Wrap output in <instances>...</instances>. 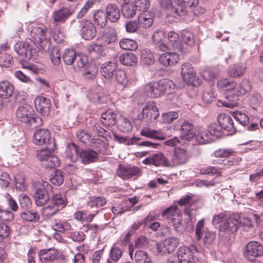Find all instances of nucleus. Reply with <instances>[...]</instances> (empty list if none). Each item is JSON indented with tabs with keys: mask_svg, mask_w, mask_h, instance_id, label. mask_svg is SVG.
<instances>
[{
	"mask_svg": "<svg viewBox=\"0 0 263 263\" xmlns=\"http://www.w3.org/2000/svg\"><path fill=\"white\" fill-rule=\"evenodd\" d=\"M52 151L49 148H42L36 151L37 158L40 161H47L49 158L52 155Z\"/></svg>",
	"mask_w": 263,
	"mask_h": 263,
	"instance_id": "obj_52",
	"label": "nucleus"
},
{
	"mask_svg": "<svg viewBox=\"0 0 263 263\" xmlns=\"http://www.w3.org/2000/svg\"><path fill=\"white\" fill-rule=\"evenodd\" d=\"M208 133L210 135H211L212 138H213V137L219 138L222 135L223 129L219 124L214 123L209 126Z\"/></svg>",
	"mask_w": 263,
	"mask_h": 263,
	"instance_id": "obj_51",
	"label": "nucleus"
},
{
	"mask_svg": "<svg viewBox=\"0 0 263 263\" xmlns=\"http://www.w3.org/2000/svg\"><path fill=\"white\" fill-rule=\"evenodd\" d=\"M134 258L136 263H153L148 253L142 250L137 251Z\"/></svg>",
	"mask_w": 263,
	"mask_h": 263,
	"instance_id": "obj_37",
	"label": "nucleus"
},
{
	"mask_svg": "<svg viewBox=\"0 0 263 263\" xmlns=\"http://www.w3.org/2000/svg\"><path fill=\"white\" fill-rule=\"evenodd\" d=\"M79 147L73 143H69L67 145L65 150V156L72 162H76L79 158Z\"/></svg>",
	"mask_w": 263,
	"mask_h": 263,
	"instance_id": "obj_28",
	"label": "nucleus"
},
{
	"mask_svg": "<svg viewBox=\"0 0 263 263\" xmlns=\"http://www.w3.org/2000/svg\"><path fill=\"white\" fill-rule=\"evenodd\" d=\"M106 14L102 10L97 11L93 15V20L95 23L101 28H104L107 23Z\"/></svg>",
	"mask_w": 263,
	"mask_h": 263,
	"instance_id": "obj_40",
	"label": "nucleus"
},
{
	"mask_svg": "<svg viewBox=\"0 0 263 263\" xmlns=\"http://www.w3.org/2000/svg\"><path fill=\"white\" fill-rule=\"evenodd\" d=\"M138 22L141 27L148 28L153 25V19L150 17H147L145 14H141L139 16Z\"/></svg>",
	"mask_w": 263,
	"mask_h": 263,
	"instance_id": "obj_61",
	"label": "nucleus"
},
{
	"mask_svg": "<svg viewBox=\"0 0 263 263\" xmlns=\"http://www.w3.org/2000/svg\"><path fill=\"white\" fill-rule=\"evenodd\" d=\"M5 198L9 209L13 212H16L18 209V205L14 199L8 193H6Z\"/></svg>",
	"mask_w": 263,
	"mask_h": 263,
	"instance_id": "obj_62",
	"label": "nucleus"
},
{
	"mask_svg": "<svg viewBox=\"0 0 263 263\" xmlns=\"http://www.w3.org/2000/svg\"><path fill=\"white\" fill-rule=\"evenodd\" d=\"M180 212V211L177 206L172 205L163 211L162 216L165 218L171 219V218L174 217L175 216V215H177Z\"/></svg>",
	"mask_w": 263,
	"mask_h": 263,
	"instance_id": "obj_55",
	"label": "nucleus"
},
{
	"mask_svg": "<svg viewBox=\"0 0 263 263\" xmlns=\"http://www.w3.org/2000/svg\"><path fill=\"white\" fill-rule=\"evenodd\" d=\"M59 211V208H57L52 204V205H49L43 208L42 215L45 217L49 218L57 214Z\"/></svg>",
	"mask_w": 263,
	"mask_h": 263,
	"instance_id": "obj_53",
	"label": "nucleus"
},
{
	"mask_svg": "<svg viewBox=\"0 0 263 263\" xmlns=\"http://www.w3.org/2000/svg\"><path fill=\"white\" fill-rule=\"evenodd\" d=\"M64 63L66 65H71L77 59L76 51L73 49H67L65 50L63 55Z\"/></svg>",
	"mask_w": 263,
	"mask_h": 263,
	"instance_id": "obj_46",
	"label": "nucleus"
},
{
	"mask_svg": "<svg viewBox=\"0 0 263 263\" xmlns=\"http://www.w3.org/2000/svg\"><path fill=\"white\" fill-rule=\"evenodd\" d=\"M160 63L164 66L174 65L178 63L179 57L178 53L174 52H166L159 57Z\"/></svg>",
	"mask_w": 263,
	"mask_h": 263,
	"instance_id": "obj_23",
	"label": "nucleus"
},
{
	"mask_svg": "<svg viewBox=\"0 0 263 263\" xmlns=\"http://www.w3.org/2000/svg\"><path fill=\"white\" fill-rule=\"evenodd\" d=\"M87 50L93 58L99 57L103 52V46L101 44L92 43L87 45Z\"/></svg>",
	"mask_w": 263,
	"mask_h": 263,
	"instance_id": "obj_39",
	"label": "nucleus"
},
{
	"mask_svg": "<svg viewBox=\"0 0 263 263\" xmlns=\"http://www.w3.org/2000/svg\"><path fill=\"white\" fill-rule=\"evenodd\" d=\"M189 159V155L185 149L176 148L171 160H168L162 153H158L145 158L142 162L144 164L153 165L155 166L172 167L185 164Z\"/></svg>",
	"mask_w": 263,
	"mask_h": 263,
	"instance_id": "obj_1",
	"label": "nucleus"
},
{
	"mask_svg": "<svg viewBox=\"0 0 263 263\" xmlns=\"http://www.w3.org/2000/svg\"><path fill=\"white\" fill-rule=\"evenodd\" d=\"M172 83V81L167 79L151 82L145 85L144 92L150 98H158L163 94L171 93V86Z\"/></svg>",
	"mask_w": 263,
	"mask_h": 263,
	"instance_id": "obj_2",
	"label": "nucleus"
},
{
	"mask_svg": "<svg viewBox=\"0 0 263 263\" xmlns=\"http://www.w3.org/2000/svg\"><path fill=\"white\" fill-rule=\"evenodd\" d=\"M140 134L147 138L164 140L165 139V136L163 133L160 130H155L152 129L148 127H145L141 129Z\"/></svg>",
	"mask_w": 263,
	"mask_h": 263,
	"instance_id": "obj_33",
	"label": "nucleus"
},
{
	"mask_svg": "<svg viewBox=\"0 0 263 263\" xmlns=\"http://www.w3.org/2000/svg\"><path fill=\"white\" fill-rule=\"evenodd\" d=\"M78 23L79 33L83 39L91 40L95 37L97 33L96 28L90 21L82 19Z\"/></svg>",
	"mask_w": 263,
	"mask_h": 263,
	"instance_id": "obj_9",
	"label": "nucleus"
},
{
	"mask_svg": "<svg viewBox=\"0 0 263 263\" xmlns=\"http://www.w3.org/2000/svg\"><path fill=\"white\" fill-rule=\"evenodd\" d=\"M96 140L98 141L100 145L99 147L96 146L95 150L88 148L80 149L79 160L82 164H88L95 162L98 158V154L104 153L102 150V148L104 147V142L100 139Z\"/></svg>",
	"mask_w": 263,
	"mask_h": 263,
	"instance_id": "obj_5",
	"label": "nucleus"
},
{
	"mask_svg": "<svg viewBox=\"0 0 263 263\" xmlns=\"http://www.w3.org/2000/svg\"><path fill=\"white\" fill-rule=\"evenodd\" d=\"M13 60L12 56L8 53H0V66L8 67L12 65Z\"/></svg>",
	"mask_w": 263,
	"mask_h": 263,
	"instance_id": "obj_56",
	"label": "nucleus"
},
{
	"mask_svg": "<svg viewBox=\"0 0 263 263\" xmlns=\"http://www.w3.org/2000/svg\"><path fill=\"white\" fill-rule=\"evenodd\" d=\"M117 33L114 29L106 31L99 40L100 44L107 45L117 41Z\"/></svg>",
	"mask_w": 263,
	"mask_h": 263,
	"instance_id": "obj_30",
	"label": "nucleus"
},
{
	"mask_svg": "<svg viewBox=\"0 0 263 263\" xmlns=\"http://www.w3.org/2000/svg\"><path fill=\"white\" fill-rule=\"evenodd\" d=\"M66 199L65 195L61 194L53 195L51 197V202L57 208H60V211L66 205Z\"/></svg>",
	"mask_w": 263,
	"mask_h": 263,
	"instance_id": "obj_43",
	"label": "nucleus"
},
{
	"mask_svg": "<svg viewBox=\"0 0 263 263\" xmlns=\"http://www.w3.org/2000/svg\"><path fill=\"white\" fill-rule=\"evenodd\" d=\"M114 76L118 83L122 85L124 87L127 85L128 81L126 73L124 70L117 69L114 74Z\"/></svg>",
	"mask_w": 263,
	"mask_h": 263,
	"instance_id": "obj_50",
	"label": "nucleus"
},
{
	"mask_svg": "<svg viewBox=\"0 0 263 263\" xmlns=\"http://www.w3.org/2000/svg\"><path fill=\"white\" fill-rule=\"evenodd\" d=\"M218 124L221 127V128L232 133H234L236 130V127L234 124L233 121L228 114H221L218 117Z\"/></svg>",
	"mask_w": 263,
	"mask_h": 263,
	"instance_id": "obj_18",
	"label": "nucleus"
},
{
	"mask_svg": "<svg viewBox=\"0 0 263 263\" xmlns=\"http://www.w3.org/2000/svg\"><path fill=\"white\" fill-rule=\"evenodd\" d=\"M74 12L73 8L62 4L58 9L54 11L52 14L53 21L56 23H64Z\"/></svg>",
	"mask_w": 263,
	"mask_h": 263,
	"instance_id": "obj_10",
	"label": "nucleus"
},
{
	"mask_svg": "<svg viewBox=\"0 0 263 263\" xmlns=\"http://www.w3.org/2000/svg\"><path fill=\"white\" fill-rule=\"evenodd\" d=\"M167 39L170 45L175 50L182 54H185L187 52V50L184 48L177 33L173 31H170L167 33Z\"/></svg>",
	"mask_w": 263,
	"mask_h": 263,
	"instance_id": "obj_17",
	"label": "nucleus"
},
{
	"mask_svg": "<svg viewBox=\"0 0 263 263\" xmlns=\"http://www.w3.org/2000/svg\"><path fill=\"white\" fill-rule=\"evenodd\" d=\"M14 48L18 54L28 59L35 56L37 52L36 45L31 38H27L24 42L16 43Z\"/></svg>",
	"mask_w": 263,
	"mask_h": 263,
	"instance_id": "obj_6",
	"label": "nucleus"
},
{
	"mask_svg": "<svg viewBox=\"0 0 263 263\" xmlns=\"http://www.w3.org/2000/svg\"><path fill=\"white\" fill-rule=\"evenodd\" d=\"M21 218L27 222H36L40 219V215L34 210H25L21 213Z\"/></svg>",
	"mask_w": 263,
	"mask_h": 263,
	"instance_id": "obj_38",
	"label": "nucleus"
},
{
	"mask_svg": "<svg viewBox=\"0 0 263 263\" xmlns=\"http://www.w3.org/2000/svg\"><path fill=\"white\" fill-rule=\"evenodd\" d=\"M238 228L235 223L231 222V219H227L225 221L219 226V230L220 232H224L228 234L235 233Z\"/></svg>",
	"mask_w": 263,
	"mask_h": 263,
	"instance_id": "obj_35",
	"label": "nucleus"
},
{
	"mask_svg": "<svg viewBox=\"0 0 263 263\" xmlns=\"http://www.w3.org/2000/svg\"><path fill=\"white\" fill-rule=\"evenodd\" d=\"M52 188L51 185L45 182L36 189L33 197L37 206L44 205L47 202L52 194Z\"/></svg>",
	"mask_w": 263,
	"mask_h": 263,
	"instance_id": "obj_8",
	"label": "nucleus"
},
{
	"mask_svg": "<svg viewBox=\"0 0 263 263\" xmlns=\"http://www.w3.org/2000/svg\"><path fill=\"white\" fill-rule=\"evenodd\" d=\"M51 138L50 132L47 129L42 128L36 130L33 135L34 143L39 145L47 144Z\"/></svg>",
	"mask_w": 263,
	"mask_h": 263,
	"instance_id": "obj_20",
	"label": "nucleus"
},
{
	"mask_svg": "<svg viewBox=\"0 0 263 263\" xmlns=\"http://www.w3.org/2000/svg\"><path fill=\"white\" fill-rule=\"evenodd\" d=\"M77 137L80 142L84 144L91 142V141L92 140L91 138V136L83 129L79 130L77 132Z\"/></svg>",
	"mask_w": 263,
	"mask_h": 263,
	"instance_id": "obj_57",
	"label": "nucleus"
},
{
	"mask_svg": "<svg viewBox=\"0 0 263 263\" xmlns=\"http://www.w3.org/2000/svg\"><path fill=\"white\" fill-rule=\"evenodd\" d=\"M150 6L149 0H135V7L137 10L146 11Z\"/></svg>",
	"mask_w": 263,
	"mask_h": 263,
	"instance_id": "obj_63",
	"label": "nucleus"
},
{
	"mask_svg": "<svg viewBox=\"0 0 263 263\" xmlns=\"http://www.w3.org/2000/svg\"><path fill=\"white\" fill-rule=\"evenodd\" d=\"M245 70L246 67L242 63H238L229 67L228 70V74L232 78L240 77L243 75Z\"/></svg>",
	"mask_w": 263,
	"mask_h": 263,
	"instance_id": "obj_36",
	"label": "nucleus"
},
{
	"mask_svg": "<svg viewBox=\"0 0 263 263\" xmlns=\"http://www.w3.org/2000/svg\"><path fill=\"white\" fill-rule=\"evenodd\" d=\"M194 136L196 141L201 144L209 143L214 141L211 135H210L208 132L203 131L195 134Z\"/></svg>",
	"mask_w": 263,
	"mask_h": 263,
	"instance_id": "obj_44",
	"label": "nucleus"
},
{
	"mask_svg": "<svg viewBox=\"0 0 263 263\" xmlns=\"http://www.w3.org/2000/svg\"><path fill=\"white\" fill-rule=\"evenodd\" d=\"M142 58L143 62L146 65H150L155 62L153 54L148 49H145L142 52Z\"/></svg>",
	"mask_w": 263,
	"mask_h": 263,
	"instance_id": "obj_60",
	"label": "nucleus"
},
{
	"mask_svg": "<svg viewBox=\"0 0 263 263\" xmlns=\"http://www.w3.org/2000/svg\"><path fill=\"white\" fill-rule=\"evenodd\" d=\"M119 60L120 63L127 66H133L137 63L138 59L137 56L132 52H127L122 54Z\"/></svg>",
	"mask_w": 263,
	"mask_h": 263,
	"instance_id": "obj_34",
	"label": "nucleus"
},
{
	"mask_svg": "<svg viewBox=\"0 0 263 263\" xmlns=\"http://www.w3.org/2000/svg\"><path fill=\"white\" fill-rule=\"evenodd\" d=\"M142 114L143 117L148 121L157 119L159 116V110L156 104L153 102H148L146 103L143 108Z\"/></svg>",
	"mask_w": 263,
	"mask_h": 263,
	"instance_id": "obj_16",
	"label": "nucleus"
},
{
	"mask_svg": "<svg viewBox=\"0 0 263 263\" xmlns=\"http://www.w3.org/2000/svg\"><path fill=\"white\" fill-rule=\"evenodd\" d=\"M14 86L12 83L7 81L0 83V98H9L13 93Z\"/></svg>",
	"mask_w": 263,
	"mask_h": 263,
	"instance_id": "obj_31",
	"label": "nucleus"
},
{
	"mask_svg": "<svg viewBox=\"0 0 263 263\" xmlns=\"http://www.w3.org/2000/svg\"><path fill=\"white\" fill-rule=\"evenodd\" d=\"M194 125L192 122L190 120H184L181 125L180 137L183 140L190 141L194 136L193 132Z\"/></svg>",
	"mask_w": 263,
	"mask_h": 263,
	"instance_id": "obj_22",
	"label": "nucleus"
},
{
	"mask_svg": "<svg viewBox=\"0 0 263 263\" xmlns=\"http://www.w3.org/2000/svg\"><path fill=\"white\" fill-rule=\"evenodd\" d=\"M233 116L239 124L245 126L249 124L250 120L249 117L241 111H235L233 112Z\"/></svg>",
	"mask_w": 263,
	"mask_h": 263,
	"instance_id": "obj_45",
	"label": "nucleus"
},
{
	"mask_svg": "<svg viewBox=\"0 0 263 263\" xmlns=\"http://www.w3.org/2000/svg\"><path fill=\"white\" fill-rule=\"evenodd\" d=\"M117 174L123 179H129L134 176H140L141 170L137 166L119 165Z\"/></svg>",
	"mask_w": 263,
	"mask_h": 263,
	"instance_id": "obj_14",
	"label": "nucleus"
},
{
	"mask_svg": "<svg viewBox=\"0 0 263 263\" xmlns=\"http://www.w3.org/2000/svg\"><path fill=\"white\" fill-rule=\"evenodd\" d=\"M122 14L123 16L127 18H130L133 17L135 14L136 11L137 10L135 7L132 4H126L122 5Z\"/></svg>",
	"mask_w": 263,
	"mask_h": 263,
	"instance_id": "obj_49",
	"label": "nucleus"
},
{
	"mask_svg": "<svg viewBox=\"0 0 263 263\" xmlns=\"http://www.w3.org/2000/svg\"><path fill=\"white\" fill-rule=\"evenodd\" d=\"M117 64L111 61H107L101 66V73L107 79H110L117 69Z\"/></svg>",
	"mask_w": 263,
	"mask_h": 263,
	"instance_id": "obj_24",
	"label": "nucleus"
},
{
	"mask_svg": "<svg viewBox=\"0 0 263 263\" xmlns=\"http://www.w3.org/2000/svg\"><path fill=\"white\" fill-rule=\"evenodd\" d=\"M263 255V246L257 241H252L246 246L245 257L248 260H252L254 258Z\"/></svg>",
	"mask_w": 263,
	"mask_h": 263,
	"instance_id": "obj_12",
	"label": "nucleus"
},
{
	"mask_svg": "<svg viewBox=\"0 0 263 263\" xmlns=\"http://www.w3.org/2000/svg\"><path fill=\"white\" fill-rule=\"evenodd\" d=\"M106 12L108 19L112 23L118 22L120 18V10L115 4H109L107 5L106 7Z\"/></svg>",
	"mask_w": 263,
	"mask_h": 263,
	"instance_id": "obj_26",
	"label": "nucleus"
},
{
	"mask_svg": "<svg viewBox=\"0 0 263 263\" xmlns=\"http://www.w3.org/2000/svg\"><path fill=\"white\" fill-rule=\"evenodd\" d=\"M101 88H98L90 94L89 98L91 101L96 103H105L108 100L107 96L100 91Z\"/></svg>",
	"mask_w": 263,
	"mask_h": 263,
	"instance_id": "obj_41",
	"label": "nucleus"
},
{
	"mask_svg": "<svg viewBox=\"0 0 263 263\" xmlns=\"http://www.w3.org/2000/svg\"><path fill=\"white\" fill-rule=\"evenodd\" d=\"M27 30L30 33L31 39L35 44V42L41 44L45 42L49 44L47 39V29L43 24L36 23H30L27 25Z\"/></svg>",
	"mask_w": 263,
	"mask_h": 263,
	"instance_id": "obj_3",
	"label": "nucleus"
},
{
	"mask_svg": "<svg viewBox=\"0 0 263 263\" xmlns=\"http://www.w3.org/2000/svg\"><path fill=\"white\" fill-rule=\"evenodd\" d=\"M120 47L124 50L134 51L138 48L137 42L132 39L125 38L122 39L119 42Z\"/></svg>",
	"mask_w": 263,
	"mask_h": 263,
	"instance_id": "obj_42",
	"label": "nucleus"
},
{
	"mask_svg": "<svg viewBox=\"0 0 263 263\" xmlns=\"http://www.w3.org/2000/svg\"><path fill=\"white\" fill-rule=\"evenodd\" d=\"M67 237L76 242H80L84 240L85 235L82 231L68 232L67 233Z\"/></svg>",
	"mask_w": 263,
	"mask_h": 263,
	"instance_id": "obj_58",
	"label": "nucleus"
},
{
	"mask_svg": "<svg viewBox=\"0 0 263 263\" xmlns=\"http://www.w3.org/2000/svg\"><path fill=\"white\" fill-rule=\"evenodd\" d=\"M177 111H168L162 114L161 116L162 121L164 123H170L178 117Z\"/></svg>",
	"mask_w": 263,
	"mask_h": 263,
	"instance_id": "obj_59",
	"label": "nucleus"
},
{
	"mask_svg": "<svg viewBox=\"0 0 263 263\" xmlns=\"http://www.w3.org/2000/svg\"><path fill=\"white\" fill-rule=\"evenodd\" d=\"M178 243L179 241L176 237L166 238L162 243L156 245L157 251L160 255L170 253L175 250Z\"/></svg>",
	"mask_w": 263,
	"mask_h": 263,
	"instance_id": "obj_13",
	"label": "nucleus"
},
{
	"mask_svg": "<svg viewBox=\"0 0 263 263\" xmlns=\"http://www.w3.org/2000/svg\"><path fill=\"white\" fill-rule=\"evenodd\" d=\"M34 110L32 107L28 104H24L20 106L16 112L18 119L22 122L26 123L28 122L29 119L32 116Z\"/></svg>",
	"mask_w": 263,
	"mask_h": 263,
	"instance_id": "obj_21",
	"label": "nucleus"
},
{
	"mask_svg": "<svg viewBox=\"0 0 263 263\" xmlns=\"http://www.w3.org/2000/svg\"><path fill=\"white\" fill-rule=\"evenodd\" d=\"M251 89L252 87L250 82L247 79L243 80L240 83L239 86L237 88L235 92L233 93L235 100L230 101L227 99L221 102L222 105L223 106L229 108H233L236 106L237 105L236 100H239L240 99L238 97L240 98L241 97H243L247 93H249L251 90Z\"/></svg>",
	"mask_w": 263,
	"mask_h": 263,
	"instance_id": "obj_7",
	"label": "nucleus"
},
{
	"mask_svg": "<svg viewBox=\"0 0 263 263\" xmlns=\"http://www.w3.org/2000/svg\"><path fill=\"white\" fill-rule=\"evenodd\" d=\"M39 255L43 262L53 261L57 258L58 250L54 248L43 249L40 251Z\"/></svg>",
	"mask_w": 263,
	"mask_h": 263,
	"instance_id": "obj_27",
	"label": "nucleus"
},
{
	"mask_svg": "<svg viewBox=\"0 0 263 263\" xmlns=\"http://www.w3.org/2000/svg\"><path fill=\"white\" fill-rule=\"evenodd\" d=\"M64 180V177L61 170H55L51 174L50 181L56 186L61 185L63 183Z\"/></svg>",
	"mask_w": 263,
	"mask_h": 263,
	"instance_id": "obj_47",
	"label": "nucleus"
},
{
	"mask_svg": "<svg viewBox=\"0 0 263 263\" xmlns=\"http://www.w3.org/2000/svg\"><path fill=\"white\" fill-rule=\"evenodd\" d=\"M195 234L198 240L202 237L203 246L208 248L211 247L216 238L215 233L210 231L207 228H204V220L203 219L197 222Z\"/></svg>",
	"mask_w": 263,
	"mask_h": 263,
	"instance_id": "obj_4",
	"label": "nucleus"
},
{
	"mask_svg": "<svg viewBox=\"0 0 263 263\" xmlns=\"http://www.w3.org/2000/svg\"><path fill=\"white\" fill-rule=\"evenodd\" d=\"M181 74L183 80L187 83H192L196 78V72L191 63L186 62L181 67Z\"/></svg>",
	"mask_w": 263,
	"mask_h": 263,
	"instance_id": "obj_19",
	"label": "nucleus"
},
{
	"mask_svg": "<svg viewBox=\"0 0 263 263\" xmlns=\"http://www.w3.org/2000/svg\"><path fill=\"white\" fill-rule=\"evenodd\" d=\"M36 110L43 116H47L50 113L51 103L50 100L43 97H36L34 101Z\"/></svg>",
	"mask_w": 263,
	"mask_h": 263,
	"instance_id": "obj_15",
	"label": "nucleus"
},
{
	"mask_svg": "<svg viewBox=\"0 0 263 263\" xmlns=\"http://www.w3.org/2000/svg\"><path fill=\"white\" fill-rule=\"evenodd\" d=\"M197 251V247L195 245L189 247H180L177 251V256L180 263H195L193 252Z\"/></svg>",
	"mask_w": 263,
	"mask_h": 263,
	"instance_id": "obj_11",
	"label": "nucleus"
},
{
	"mask_svg": "<svg viewBox=\"0 0 263 263\" xmlns=\"http://www.w3.org/2000/svg\"><path fill=\"white\" fill-rule=\"evenodd\" d=\"M52 227L53 230L61 233H64L66 231L72 230L71 224L65 219H54L52 221Z\"/></svg>",
	"mask_w": 263,
	"mask_h": 263,
	"instance_id": "obj_29",
	"label": "nucleus"
},
{
	"mask_svg": "<svg viewBox=\"0 0 263 263\" xmlns=\"http://www.w3.org/2000/svg\"><path fill=\"white\" fill-rule=\"evenodd\" d=\"M169 9L178 16H184L187 13V8L179 0H171Z\"/></svg>",
	"mask_w": 263,
	"mask_h": 263,
	"instance_id": "obj_25",
	"label": "nucleus"
},
{
	"mask_svg": "<svg viewBox=\"0 0 263 263\" xmlns=\"http://www.w3.org/2000/svg\"><path fill=\"white\" fill-rule=\"evenodd\" d=\"M114 139L115 141H118L120 143H123L126 145H133L140 139L139 138L133 137L132 138H128V137H121L115 134L113 135Z\"/></svg>",
	"mask_w": 263,
	"mask_h": 263,
	"instance_id": "obj_48",
	"label": "nucleus"
},
{
	"mask_svg": "<svg viewBox=\"0 0 263 263\" xmlns=\"http://www.w3.org/2000/svg\"><path fill=\"white\" fill-rule=\"evenodd\" d=\"M105 198L103 197H97L92 198L88 203V206L91 209L94 208L98 209L106 204Z\"/></svg>",
	"mask_w": 263,
	"mask_h": 263,
	"instance_id": "obj_54",
	"label": "nucleus"
},
{
	"mask_svg": "<svg viewBox=\"0 0 263 263\" xmlns=\"http://www.w3.org/2000/svg\"><path fill=\"white\" fill-rule=\"evenodd\" d=\"M117 115L110 109L103 113L101 118V122L105 126H109L116 123Z\"/></svg>",
	"mask_w": 263,
	"mask_h": 263,
	"instance_id": "obj_32",
	"label": "nucleus"
},
{
	"mask_svg": "<svg viewBox=\"0 0 263 263\" xmlns=\"http://www.w3.org/2000/svg\"><path fill=\"white\" fill-rule=\"evenodd\" d=\"M182 37L185 43L189 46H192L195 43L194 34L188 30L183 31Z\"/></svg>",
	"mask_w": 263,
	"mask_h": 263,
	"instance_id": "obj_64",
	"label": "nucleus"
}]
</instances>
